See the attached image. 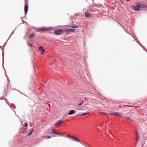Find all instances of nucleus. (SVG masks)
<instances>
[{
    "mask_svg": "<svg viewBox=\"0 0 147 147\" xmlns=\"http://www.w3.org/2000/svg\"><path fill=\"white\" fill-rule=\"evenodd\" d=\"M28 125V124L26 122H25V124H24V125H23V126L24 127H26V126H27Z\"/></svg>",
    "mask_w": 147,
    "mask_h": 147,
    "instance_id": "nucleus-21",
    "label": "nucleus"
},
{
    "mask_svg": "<svg viewBox=\"0 0 147 147\" xmlns=\"http://www.w3.org/2000/svg\"><path fill=\"white\" fill-rule=\"evenodd\" d=\"M40 30H44V29H43V28H41L40 29Z\"/></svg>",
    "mask_w": 147,
    "mask_h": 147,
    "instance_id": "nucleus-26",
    "label": "nucleus"
},
{
    "mask_svg": "<svg viewBox=\"0 0 147 147\" xmlns=\"http://www.w3.org/2000/svg\"><path fill=\"white\" fill-rule=\"evenodd\" d=\"M72 138L75 139L76 140H77V141H79L80 140L78 138H76V137H75V136H72Z\"/></svg>",
    "mask_w": 147,
    "mask_h": 147,
    "instance_id": "nucleus-15",
    "label": "nucleus"
},
{
    "mask_svg": "<svg viewBox=\"0 0 147 147\" xmlns=\"http://www.w3.org/2000/svg\"><path fill=\"white\" fill-rule=\"evenodd\" d=\"M75 29H73L72 28H67L65 29V31L68 32H75Z\"/></svg>",
    "mask_w": 147,
    "mask_h": 147,
    "instance_id": "nucleus-5",
    "label": "nucleus"
},
{
    "mask_svg": "<svg viewBox=\"0 0 147 147\" xmlns=\"http://www.w3.org/2000/svg\"><path fill=\"white\" fill-rule=\"evenodd\" d=\"M84 102L83 100L81 101L80 103H78V105L80 106V105H82V104H83V103H84Z\"/></svg>",
    "mask_w": 147,
    "mask_h": 147,
    "instance_id": "nucleus-17",
    "label": "nucleus"
},
{
    "mask_svg": "<svg viewBox=\"0 0 147 147\" xmlns=\"http://www.w3.org/2000/svg\"><path fill=\"white\" fill-rule=\"evenodd\" d=\"M85 17L87 18H89L90 16V14L89 13H85Z\"/></svg>",
    "mask_w": 147,
    "mask_h": 147,
    "instance_id": "nucleus-10",
    "label": "nucleus"
},
{
    "mask_svg": "<svg viewBox=\"0 0 147 147\" xmlns=\"http://www.w3.org/2000/svg\"><path fill=\"white\" fill-rule=\"evenodd\" d=\"M65 31L63 29H59L55 31L54 32L56 34L60 35L63 32Z\"/></svg>",
    "mask_w": 147,
    "mask_h": 147,
    "instance_id": "nucleus-3",
    "label": "nucleus"
},
{
    "mask_svg": "<svg viewBox=\"0 0 147 147\" xmlns=\"http://www.w3.org/2000/svg\"><path fill=\"white\" fill-rule=\"evenodd\" d=\"M52 132L54 134H61V133H59L58 132H56L54 129H53L52 130Z\"/></svg>",
    "mask_w": 147,
    "mask_h": 147,
    "instance_id": "nucleus-13",
    "label": "nucleus"
},
{
    "mask_svg": "<svg viewBox=\"0 0 147 147\" xmlns=\"http://www.w3.org/2000/svg\"><path fill=\"white\" fill-rule=\"evenodd\" d=\"M64 122L63 121L61 120H58L55 124H54V125L55 126H57L61 124Z\"/></svg>",
    "mask_w": 147,
    "mask_h": 147,
    "instance_id": "nucleus-4",
    "label": "nucleus"
},
{
    "mask_svg": "<svg viewBox=\"0 0 147 147\" xmlns=\"http://www.w3.org/2000/svg\"><path fill=\"white\" fill-rule=\"evenodd\" d=\"M39 50L42 52H44L45 51V49L43 48V47L42 46L40 47H39Z\"/></svg>",
    "mask_w": 147,
    "mask_h": 147,
    "instance_id": "nucleus-9",
    "label": "nucleus"
},
{
    "mask_svg": "<svg viewBox=\"0 0 147 147\" xmlns=\"http://www.w3.org/2000/svg\"><path fill=\"white\" fill-rule=\"evenodd\" d=\"M130 0H126V1H130Z\"/></svg>",
    "mask_w": 147,
    "mask_h": 147,
    "instance_id": "nucleus-27",
    "label": "nucleus"
},
{
    "mask_svg": "<svg viewBox=\"0 0 147 147\" xmlns=\"http://www.w3.org/2000/svg\"><path fill=\"white\" fill-rule=\"evenodd\" d=\"M136 141H138L139 139V136L138 135V133L137 132H136Z\"/></svg>",
    "mask_w": 147,
    "mask_h": 147,
    "instance_id": "nucleus-11",
    "label": "nucleus"
},
{
    "mask_svg": "<svg viewBox=\"0 0 147 147\" xmlns=\"http://www.w3.org/2000/svg\"><path fill=\"white\" fill-rule=\"evenodd\" d=\"M68 27L74 28H78L79 27V26L76 25V26H69Z\"/></svg>",
    "mask_w": 147,
    "mask_h": 147,
    "instance_id": "nucleus-14",
    "label": "nucleus"
},
{
    "mask_svg": "<svg viewBox=\"0 0 147 147\" xmlns=\"http://www.w3.org/2000/svg\"><path fill=\"white\" fill-rule=\"evenodd\" d=\"M41 54L43 55V52H42V51H41Z\"/></svg>",
    "mask_w": 147,
    "mask_h": 147,
    "instance_id": "nucleus-25",
    "label": "nucleus"
},
{
    "mask_svg": "<svg viewBox=\"0 0 147 147\" xmlns=\"http://www.w3.org/2000/svg\"><path fill=\"white\" fill-rule=\"evenodd\" d=\"M75 113V111L74 110H71L69 111V115H72Z\"/></svg>",
    "mask_w": 147,
    "mask_h": 147,
    "instance_id": "nucleus-8",
    "label": "nucleus"
},
{
    "mask_svg": "<svg viewBox=\"0 0 147 147\" xmlns=\"http://www.w3.org/2000/svg\"><path fill=\"white\" fill-rule=\"evenodd\" d=\"M35 35L33 34H32L29 36V37L30 38H34L35 37Z\"/></svg>",
    "mask_w": 147,
    "mask_h": 147,
    "instance_id": "nucleus-16",
    "label": "nucleus"
},
{
    "mask_svg": "<svg viewBox=\"0 0 147 147\" xmlns=\"http://www.w3.org/2000/svg\"><path fill=\"white\" fill-rule=\"evenodd\" d=\"M28 45L31 47H32L33 46L32 44V43L30 44V45H29V44H28Z\"/></svg>",
    "mask_w": 147,
    "mask_h": 147,
    "instance_id": "nucleus-22",
    "label": "nucleus"
},
{
    "mask_svg": "<svg viewBox=\"0 0 147 147\" xmlns=\"http://www.w3.org/2000/svg\"><path fill=\"white\" fill-rule=\"evenodd\" d=\"M51 138V136H48L47 137V138H48V139H49V138Z\"/></svg>",
    "mask_w": 147,
    "mask_h": 147,
    "instance_id": "nucleus-23",
    "label": "nucleus"
},
{
    "mask_svg": "<svg viewBox=\"0 0 147 147\" xmlns=\"http://www.w3.org/2000/svg\"><path fill=\"white\" fill-rule=\"evenodd\" d=\"M147 8V6L145 4H141L140 3V8Z\"/></svg>",
    "mask_w": 147,
    "mask_h": 147,
    "instance_id": "nucleus-7",
    "label": "nucleus"
},
{
    "mask_svg": "<svg viewBox=\"0 0 147 147\" xmlns=\"http://www.w3.org/2000/svg\"><path fill=\"white\" fill-rule=\"evenodd\" d=\"M83 113V114H82V115H81L82 116H85L86 115H87L88 114V113Z\"/></svg>",
    "mask_w": 147,
    "mask_h": 147,
    "instance_id": "nucleus-19",
    "label": "nucleus"
},
{
    "mask_svg": "<svg viewBox=\"0 0 147 147\" xmlns=\"http://www.w3.org/2000/svg\"><path fill=\"white\" fill-rule=\"evenodd\" d=\"M125 118H127L129 120H130L131 121H133V119H132L131 118H130L129 117H125Z\"/></svg>",
    "mask_w": 147,
    "mask_h": 147,
    "instance_id": "nucleus-18",
    "label": "nucleus"
},
{
    "mask_svg": "<svg viewBox=\"0 0 147 147\" xmlns=\"http://www.w3.org/2000/svg\"><path fill=\"white\" fill-rule=\"evenodd\" d=\"M55 136H54V135H53V136H53V137H55Z\"/></svg>",
    "mask_w": 147,
    "mask_h": 147,
    "instance_id": "nucleus-28",
    "label": "nucleus"
},
{
    "mask_svg": "<svg viewBox=\"0 0 147 147\" xmlns=\"http://www.w3.org/2000/svg\"><path fill=\"white\" fill-rule=\"evenodd\" d=\"M136 40H137V38H136V39H135V40H136V41L140 45V46H141L142 47H143V46L142 45V44H141L140 43H139V42H138V41H137Z\"/></svg>",
    "mask_w": 147,
    "mask_h": 147,
    "instance_id": "nucleus-20",
    "label": "nucleus"
},
{
    "mask_svg": "<svg viewBox=\"0 0 147 147\" xmlns=\"http://www.w3.org/2000/svg\"><path fill=\"white\" fill-rule=\"evenodd\" d=\"M67 136H69V137H72V136H71L70 135H69V134Z\"/></svg>",
    "mask_w": 147,
    "mask_h": 147,
    "instance_id": "nucleus-24",
    "label": "nucleus"
},
{
    "mask_svg": "<svg viewBox=\"0 0 147 147\" xmlns=\"http://www.w3.org/2000/svg\"><path fill=\"white\" fill-rule=\"evenodd\" d=\"M132 9L135 11H139L140 10V3H137L136 6L133 5Z\"/></svg>",
    "mask_w": 147,
    "mask_h": 147,
    "instance_id": "nucleus-1",
    "label": "nucleus"
},
{
    "mask_svg": "<svg viewBox=\"0 0 147 147\" xmlns=\"http://www.w3.org/2000/svg\"><path fill=\"white\" fill-rule=\"evenodd\" d=\"M28 9V6L26 4L25 5L24 7V10L25 12V14H26L27 12Z\"/></svg>",
    "mask_w": 147,
    "mask_h": 147,
    "instance_id": "nucleus-6",
    "label": "nucleus"
},
{
    "mask_svg": "<svg viewBox=\"0 0 147 147\" xmlns=\"http://www.w3.org/2000/svg\"><path fill=\"white\" fill-rule=\"evenodd\" d=\"M34 129H33V128H32L30 130V131L27 134V136H30L31 135V134H32L33 132L34 131Z\"/></svg>",
    "mask_w": 147,
    "mask_h": 147,
    "instance_id": "nucleus-12",
    "label": "nucleus"
},
{
    "mask_svg": "<svg viewBox=\"0 0 147 147\" xmlns=\"http://www.w3.org/2000/svg\"><path fill=\"white\" fill-rule=\"evenodd\" d=\"M109 115H113L119 117H122V115L120 113L118 112H115V113H109Z\"/></svg>",
    "mask_w": 147,
    "mask_h": 147,
    "instance_id": "nucleus-2",
    "label": "nucleus"
}]
</instances>
